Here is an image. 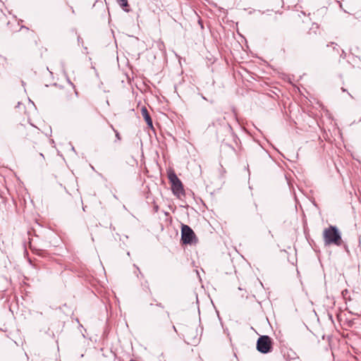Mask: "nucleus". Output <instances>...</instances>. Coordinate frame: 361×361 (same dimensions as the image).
Segmentation results:
<instances>
[{
	"mask_svg": "<svg viewBox=\"0 0 361 361\" xmlns=\"http://www.w3.org/2000/svg\"><path fill=\"white\" fill-rule=\"evenodd\" d=\"M342 91H343V92H345L346 90H345V89L342 88Z\"/></svg>",
	"mask_w": 361,
	"mask_h": 361,
	"instance_id": "13",
	"label": "nucleus"
},
{
	"mask_svg": "<svg viewBox=\"0 0 361 361\" xmlns=\"http://www.w3.org/2000/svg\"><path fill=\"white\" fill-rule=\"evenodd\" d=\"M40 156L44 158L43 154L40 153Z\"/></svg>",
	"mask_w": 361,
	"mask_h": 361,
	"instance_id": "14",
	"label": "nucleus"
},
{
	"mask_svg": "<svg viewBox=\"0 0 361 361\" xmlns=\"http://www.w3.org/2000/svg\"><path fill=\"white\" fill-rule=\"evenodd\" d=\"M345 56H346L345 52L343 50H342V53L341 54V57L343 58V59H345Z\"/></svg>",
	"mask_w": 361,
	"mask_h": 361,
	"instance_id": "9",
	"label": "nucleus"
},
{
	"mask_svg": "<svg viewBox=\"0 0 361 361\" xmlns=\"http://www.w3.org/2000/svg\"><path fill=\"white\" fill-rule=\"evenodd\" d=\"M141 114L146 121L147 126L150 128H153V123L149 113L145 106H143L141 109Z\"/></svg>",
	"mask_w": 361,
	"mask_h": 361,
	"instance_id": "5",
	"label": "nucleus"
},
{
	"mask_svg": "<svg viewBox=\"0 0 361 361\" xmlns=\"http://www.w3.org/2000/svg\"><path fill=\"white\" fill-rule=\"evenodd\" d=\"M323 238L325 245L340 246L342 244L341 234L335 226H330L325 228L323 232Z\"/></svg>",
	"mask_w": 361,
	"mask_h": 361,
	"instance_id": "1",
	"label": "nucleus"
},
{
	"mask_svg": "<svg viewBox=\"0 0 361 361\" xmlns=\"http://www.w3.org/2000/svg\"><path fill=\"white\" fill-rule=\"evenodd\" d=\"M342 11H344V12H347L346 10H344V8H342Z\"/></svg>",
	"mask_w": 361,
	"mask_h": 361,
	"instance_id": "15",
	"label": "nucleus"
},
{
	"mask_svg": "<svg viewBox=\"0 0 361 361\" xmlns=\"http://www.w3.org/2000/svg\"><path fill=\"white\" fill-rule=\"evenodd\" d=\"M157 306H158V307H159L161 308H164V306L161 305V303H157Z\"/></svg>",
	"mask_w": 361,
	"mask_h": 361,
	"instance_id": "11",
	"label": "nucleus"
},
{
	"mask_svg": "<svg viewBox=\"0 0 361 361\" xmlns=\"http://www.w3.org/2000/svg\"><path fill=\"white\" fill-rule=\"evenodd\" d=\"M342 11H344V12H347L346 10H344V8H342Z\"/></svg>",
	"mask_w": 361,
	"mask_h": 361,
	"instance_id": "16",
	"label": "nucleus"
},
{
	"mask_svg": "<svg viewBox=\"0 0 361 361\" xmlns=\"http://www.w3.org/2000/svg\"><path fill=\"white\" fill-rule=\"evenodd\" d=\"M181 240L183 244H192L196 243V235L192 229L188 225L182 224Z\"/></svg>",
	"mask_w": 361,
	"mask_h": 361,
	"instance_id": "3",
	"label": "nucleus"
},
{
	"mask_svg": "<svg viewBox=\"0 0 361 361\" xmlns=\"http://www.w3.org/2000/svg\"><path fill=\"white\" fill-rule=\"evenodd\" d=\"M116 2L123 9V11L126 12L129 11L128 0H116Z\"/></svg>",
	"mask_w": 361,
	"mask_h": 361,
	"instance_id": "6",
	"label": "nucleus"
},
{
	"mask_svg": "<svg viewBox=\"0 0 361 361\" xmlns=\"http://www.w3.org/2000/svg\"><path fill=\"white\" fill-rule=\"evenodd\" d=\"M169 179L171 183V185L173 184L174 182H178L180 179L177 177V176L174 173H171L169 174Z\"/></svg>",
	"mask_w": 361,
	"mask_h": 361,
	"instance_id": "7",
	"label": "nucleus"
},
{
	"mask_svg": "<svg viewBox=\"0 0 361 361\" xmlns=\"http://www.w3.org/2000/svg\"><path fill=\"white\" fill-rule=\"evenodd\" d=\"M157 209H158L157 206L154 207V209H156V211L157 210Z\"/></svg>",
	"mask_w": 361,
	"mask_h": 361,
	"instance_id": "12",
	"label": "nucleus"
},
{
	"mask_svg": "<svg viewBox=\"0 0 361 361\" xmlns=\"http://www.w3.org/2000/svg\"><path fill=\"white\" fill-rule=\"evenodd\" d=\"M171 188L175 195L180 197L181 195H184L183 186L180 180L174 182L173 184L171 185Z\"/></svg>",
	"mask_w": 361,
	"mask_h": 361,
	"instance_id": "4",
	"label": "nucleus"
},
{
	"mask_svg": "<svg viewBox=\"0 0 361 361\" xmlns=\"http://www.w3.org/2000/svg\"><path fill=\"white\" fill-rule=\"evenodd\" d=\"M256 348L262 354L269 353L273 350V341L269 336H260L257 341Z\"/></svg>",
	"mask_w": 361,
	"mask_h": 361,
	"instance_id": "2",
	"label": "nucleus"
},
{
	"mask_svg": "<svg viewBox=\"0 0 361 361\" xmlns=\"http://www.w3.org/2000/svg\"><path fill=\"white\" fill-rule=\"evenodd\" d=\"M114 131H115V133H116V138H117L118 140H121L120 134L118 133V132L117 130H114Z\"/></svg>",
	"mask_w": 361,
	"mask_h": 361,
	"instance_id": "8",
	"label": "nucleus"
},
{
	"mask_svg": "<svg viewBox=\"0 0 361 361\" xmlns=\"http://www.w3.org/2000/svg\"><path fill=\"white\" fill-rule=\"evenodd\" d=\"M32 130L34 131V133H37L38 135L39 134V129L37 128L35 130H34V129H32Z\"/></svg>",
	"mask_w": 361,
	"mask_h": 361,
	"instance_id": "10",
	"label": "nucleus"
}]
</instances>
